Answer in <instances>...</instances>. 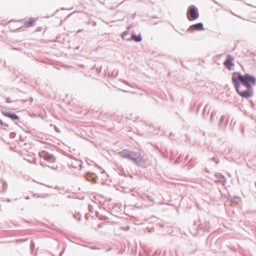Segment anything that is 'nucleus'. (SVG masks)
<instances>
[{
  "label": "nucleus",
  "mask_w": 256,
  "mask_h": 256,
  "mask_svg": "<svg viewBox=\"0 0 256 256\" xmlns=\"http://www.w3.org/2000/svg\"><path fill=\"white\" fill-rule=\"evenodd\" d=\"M232 80L234 86L238 88L243 86L253 87L256 85V77L248 73L242 74L240 72H234L232 74Z\"/></svg>",
  "instance_id": "f257e3e1"
},
{
  "label": "nucleus",
  "mask_w": 256,
  "mask_h": 256,
  "mask_svg": "<svg viewBox=\"0 0 256 256\" xmlns=\"http://www.w3.org/2000/svg\"><path fill=\"white\" fill-rule=\"evenodd\" d=\"M118 154L122 158L132 162L136 166L146 168V161L140 152L128 149H124L119 152Z\"/></svg>",
  "instance_id": "f03ea898"
},
{
  "label": "nucleus",
  "mask_w": 256,
  "mask_h": 256,
  "mask_svg": "<svg viewBox=\"0 0 256 256\" xmlns=\"http://www.w3.org/2000/svg\"><path fill=\"white\" fill-rule=\"evenodd\" d=\"M198 222L200 223L196 228L197 232L196 234L198 233L210 232L211 226L209 220L200 218Z\"/></svg>",
  "instance_id": "7ed1b4c3"
},
{
  "label": "nucleus",
  "mask_w": 256,
  "mask_h": 256,
  "mask_svg": "<svg viewBox=\"0 0 256 256\" xmlns=\"http://www.w3.org/2000/svg\"><path fill=\"white\" fill-rule=\"evenodd\" d=\"M246 89L242 90L240 87L238 88L236 86H234L238 94L243 98H251L254 95V88L252 87L244 86Z\"/></svg>",
  "instance_id": "20e7f679"
},
{
  "label": "nucleus",
  "mask_w": 256,
  "mask_h": 256,
  "mask_svg": "<svg viewBox=\"0 0 256 256\" xmlns=\"http://www.w3.org/2000/svg\"><path fill=\"white\" fill-rule=\"evenodd\" d=\"M186 16L189 21L194 20L199 17L198 8L194 5H190L188 9Z\"/></svg>",
  "instance_id": "39448f33"
},
{
  "label": "nucleus",
  "mask_w": 256,
  "mask_h": 256,
  "mask_svg": "<svg viewBox=\"0 0 256 256\" xmlns=\"http://www.w3.org/2000/svg\"><path fill=\"white\" fill-rule=\"evenodd\" d=\"M39 156L41 158L48 162H54L56 160V157L52 154H50L45 150L39 152Z\"/></svg>",
  "instance_id": "423d86ee"
},
{
  "label": "nucleus",
  "mask_w": 256,
  "mask_h": 256,
  "mask_svg": "<svg viewBox=\"0 0 256 256\" xmlns=\"http://www.w3.org/2000/svg\"><path fill=\"white\" fill-rule=\"evenodd\" d=\"M1 112L3 116L10 118L12 121L18 120V122H20V118L16 113L6 110H1Z\"/></svg>",
  "instance_id": "0eeeda50"
},
{
  "label": "nucleus",
  "mask_w": 256,
  "mask_h": 256,
  "mask_svg": "<svg viewBox=\"0 0 256 256\" xmlns=\"http://www.w3.org/2000/svg\"><path fill=\"white\" fill-rule=\"evenodd\" d=\"M204 30L202 22H198L190 25L187 29V32H194L195 30L202 31Z\"/></svg>",
  "instance_id": "6e6552de"
},
{
  "label": "nucleus",
  "mask_w": 256,
  "mask_h": 256,
  "mask_svg": "<svg viewBox=\"0 0 256 256\" xmlns=\"http://www.w3.org/2000/svg\"><path fill=\"white\" fill-rule=\"evenodd\" d=\"M84 176L86 180L94 184L96 183L98 179L97 175L95 173L91 172H86Z\"/></svg>",
  "instance_id": "1a4fd4ad"
},
{
  "label": "nucleus",
  "mask_w": 256,
  "mask_h": 256,
  "mask_svg": "<svg viewBox=\"0 0 256 256\" xmlns=\"http://www.w3.org/2000/svg\"><path fill=\"white\" fill-rule=\"evenodd\" d=\"M234 58L230 54H228L226 58L224 61V66L229 70H231L232 67L234 65Z\"/></svg>",
  "instance_id": "9d476101"
},
{
  "label": "nucleus",
  "mask_w": 256,
  "mask_h": 256,
  "mask_svg": "<svg viewBox=\"0 0 256 256\" xmlns=\"http://www.w3.org/2000/svg\"><path fill=\"white\" fill-rule=\"evenodd\" d=\"M214 176L218 180H216V184L221 183L222 185H224L226 182V177L220 172H216Z\"/></svg>",
  "instance_id": "9b49d317"
},
{
  "label": "nucleus",
  "mask_w": 256,
  "mask_h": 256,
  "mask_svg": "<svg viewBox=\"0 0 256 256\" xmlns=\"http://www.w3.org/2000/svg\"><path fill=\"white\" fill-rule=\"evenodd\" d=\"M133 40L134 42H140L142 41V37L140 33L138 35L136 34L134 32L132 33V37L130 39H128V40Z\"/></svg>",
  "instance_id": "f8f14e48"
},
{
  "label": "nucleus",
  "mask_w": 256,
  "mask_h": 256,
  "mask_svg": "<svg viewBox=\"0 0 256 256\" xmlns=\"http://www.w3.org/2000/svg\"><path fill=\"white\" fill-rule=\"evenodd\" d=\"M36 19L33 18H30L28 20L24 22V26L26 28H30L34 26L35 24Z\"/></svg>",
  "instance_id": "ddd939ff"
},
{
  "label": "nucleus",
  "mask_w": 256,
  "mask_h": 256,
  "mask_svg": "<svg viewBox=\"0 0 256 256\" xmlns=\"http://www.w3.org/2000/svg\"><path fill=\"white\" fill-rule=\"evenodd\" d=\"M80 163V160L78 159L74 160V161H71L68 162V166L70 167H72L74 168H77L78 167V164Z\"/></svg>",
  "instance_id": "4468645a"
},
{
  "label": "nucleus",
  "mask_w": 256,
  "mask_h": 256,
  "mask_svg": "<svg viewBox=\"0 0 256 256\" xmlns=\"http://www.w3.org/2000/svg\"><path fill=\"white\" fill-rule=\"evenodd\" d=\"M225 120V116L222 115L220 116L218 122V126L220 128H224V122Z\"/></svg>",
  "instance_id": "2eb2a0df"
},
{
  "label": "nucleus",
  "mask_w": 256,
  "mask_h": 256,
  "mask_svg": "<svg viewBox=\"0 0 256 256\" xmlns=\"http://www.w3.org/2000/svg\"><path fill=\"white\" fill-rule=\"evenodd\" d=\"M128 120H133L134 122H137L138 120H140V117L139 116H134L132 114H131L129 115L128 117L127 118Z\"/></svg>",
  "instance_id": "dca6fc26"
},
{
  "label": "nucleus",
  "mask_w": 256,
  "mask_h": 256,
  "mask_svg": "<svg viewBox=\"0 0 256 256\" xmlns=\"http://www.w3.org/2000/svg\"><path fill=\"white\" fill-rule=\"evenodd\" d=\"M228 199L231 200L232 202H234L237 200H238L240 199V196H229Z\"/></svg>",
  "instance_id": "f3484780"
},
{
  "label": "nucleus",
  "mask_w": 256,
  "mask_h": 256,
  "mask_svg": "<svg viewBox=\"0 0 256 256\" xmlns=\"http://www.w3.org/2000/svg\"><path fill=\"white\" fill-rule=\"evenodd\" d=\"M40 164L42 166V167H45V166H48L50 168H51L52 169V170H56L57 168V167L56 168H54V166H48L44 162L42 161V160H40Z\"/></svg>",
  "instance_id": "a211bd4d"
},
{
  "label": "nucleus",
  "mask_w": 256,
  "mask_h": 256,
  "mask_svg": "<svg viewBox=\"0 0 256 256\" xmlns=\"http://www.w3.org/2000/svg\"><path fill=\"white\" fill-rule=\"evenodd\" d=\"M118 209L119 211L122 210L121 206L119 204H115L113 206L112 209Z\"/></svg>",
  "instance_id": "6ab92c4d"
},
{
  "label": "nucleus",
  "mask_w": 256,
  "mask_h": 256,
  "mask_svg": "<svg viewBox=\"0 0 256 256\" xmlns=\"http://www.w3.org/2000/svg\"><path fill=\"white\" fill-rule=\"evenodd\" d=\"M210 160H212L213 162H214L216 164H219L220 162V160L219 158H218V157H216V156H214L213 158H210Z\"/></svg>",
  "instance_id": "aec40b11"
},
{
  "label": "nucleus",
  "mask_w": 256,
  "mask_h": 256,
  "mask_svg": "<svg viewBox=\"0 0 256 256\" xmlns=\"http://www.w3.org/2000/svg\"><path fill=\"white\" fill-rule=\"evenodd\" d=\"M8 187V184L6 181H4L2 182V191L4 192Z\"/></svg>",
  "instance_id": "412c9836"
},
{
  "label": "nucleus",
  "mask_w": 256,
  "mask_h": 256,
  "mask_svg": "<svg viewBox=\"0 0 256 256\" xmlns=\"http://www.w3.org/2000/svg\"><path fill=\"white\" fill-rule=\"evenodd\" d=\"M157 18L156 16H154V17H153L152 18H150V23H151V24H157L158 22H155V21L154 20L155 18Z\"/></svg>",
  "instance_id": "4be33fe9"
},
{
  "label": "nucleus",
  "mask_w": 256,
  "mask_h": 256,
  "mask_svg": "<svg viewBox=\"0 0 256 256\" xmlns=\"http://www.w3.org/2000/svg\"><path fill=\"white\" fill-rule=\"evenodd\" d=\"M74 217L75 219H76L78 221L80 222V218L81 216L79 214H74Z\"/></svg>",
  "instance_id": "5701e85b"
},
{
  "label": "nucleus",
  "mask_w": 256,
  "mask_h": 256,
  "mask_svg": "<svg viewBox=\"0 0 256 256\" xmlns=\"http://www.w3.org/2000/svg\"><path fill=\"white\" fill-rule=\"evenodd\" d=\"M99 219L100 220H102L106 221V220H108V218L106 216H103V215L102 214V215L100 216L99 218Z\"/></svg>",
  "instance_id": "b1692460"
},
{
  "label": "nucleus",
  "mask_w": 256,
  "mask_h": 256,
  "mask_svg": "<svg viewBox=\"0 0 256 256\" xmlns=\"http://www.w3.org/2000/svg\"><path fill=\"white\" fill-rule=\"evenodd\" d=\"M128 34V30H125L121 34L122 38V39H124L125 36H126Z\"/></svg>",
  "instance_id": "393cba45"
},
{
  "label": "nucleus",
  "mask_w": 256,
  "mask_h": 256,
  "mask_svg": "<svg viewBox=\"0 0 256 256\" xmlns=\"http://www.w3.org/2000/svg\"><path fill=\"white\" fill-rule=\"evenodd\" d=\"M0 126H2L4 127V129L6 130V128L9 126L8 124L2 121V124H0Z\"/></svg>",
  "instance_id": "a878e982"
},
{
  "label": "nucleus",
  "mask_w": 256,
  "mask_h": 256,
  "mask_svg": "<svg viewBox=\"0 0 256 256\" xmlns=\"http://www.w3.org/2000/svg\"><path fill=\"white\" fill-rule=\"evenodd\" d=\"M216 112H212L210 115V122H212L214 120V116L216 115Z\"/></svg>",
  "instance_id": "bb28decb"
},
{
  "label": "nucleus",
  "mask_w": 256,
  "mask_h": 256,
  "mask_svg": "<svg viewBox=\"0 0 256 256\" xmlns=\"http://www.w3.org/2000/svg\"><path fill=\"white\" fill-rule=\"evenodd\" d=\"M208 106V105L206 104L204 108V109L202 110V116H203V117L204 118H206L204 116V114H205L206 109Z\"/></svg>",
  "instance_id": "cd10ccee"
},
{
  "label": "nucleus",
  "mask_w": 256,
  "mask_h": 256,
  "mask_svg": "<svg viewBox=\"0 0 256 256\" xmlns=\"http://www.w3.org/2000/svg\"><path fill=\"white\" fill-rule=\"evenodd\" d=\"M16 134L14 132H12L10 134V137L11 138H14L16 137Z\"/></svg>",
  "instance_id": "c85d7f7f"
},
{
  "label": "nucleus",
  "mask_w": 256,
  "mask_h": 256,
  "mask_svg": "<svg viewBox=\"0 0 256 256\" xmlns=\"http://www.w3.org/2000/svg\"><path fill=\"white\" fill-rule=\"evenodd\" d=\"M250 107L252 108L253 109H255V107H256V105L254 103V102L253 101H250Z\"/></svg>",
  "instance_id": "c756f323"
},
{
  "label": "nucleus",
  "mask_w": 256,
  "mask_h": 256,
  "mask_svg": "<svg viewBox=\"0 0 256 256\" xmlns=\"http://www.w3.org/2000/svg\"><path fill=\"white\" fill-rule=\"evenodd\" d=\"M94 208L90 204L88 205V210L90 212H93Z\"/></svg>",
  "instance_id": "7c9ffc66"
},
{
  "label": "nucleus",
  "mask_w": 256,
  "mask_h": 256,
  "mask_svg": "<svg viewBox=\"0 0 256 256\" xmlns=\"http://www.w3.org/2000/svg\"><path fill=\"white\" fill-rule=\"evenodd\" d=\"M228 118H226V120H224V128H226V126L228 125Z\"/></svg>",
  "instance_id": "2f4dec72"
},
{
  "label": "nucleus",
  "mask_w": 256,
  "mask_h": 256,
  "mask_svg": "<svg viewBox=\"0 0 256 256\" xmlns=\"http://www.w3.org/2000/svg\"><path fill=\"white\" fill-rule=\"evenodd\" d=\"M6 102L8 103H10V102H12L13 101L12 100H11L10 98L8 97V98H6Z\"/></svg>",
  "instance_id": "473e14b6"
},
{
  "label": "nucleus",
  "mask_w": 256,
  "mask_h": 256,
  "mask_svg": "<svg viewBox=\"0 0 256 256\" xmlns=\"http://www.w3.org/2000/svg\"><path fill=\"white\" fill-rule=\"evenodd\" d=\"M82 160H80V163L78 164V166L80 167V170H81L82 169Z\"/></svg>",
  "instance_id": "72a5a7b5"
},
{
  "label": "nucleus",
  "mask_w": 256,
  "mask_h": 256,
  "mask_svg": "<svg viewBox=\"0 0 256 256\" xmlns=\"http://www.w3.org/2000/svg\"><path fill=\"white\" fill-rule=\"evenodd\" d=\"M90 248L92 250H100V248L96 246H90Z\"/></svg>",
  "instance_id": "f704fd0d"
},
{
  "label": "nucleus",
  "mask_w": 256,
  "mask_h": 256,
  "mask_svg": "<svg viewBox=\"0 0 256 256\" xmlns=\"http://www.w3.org/2000/svg\"><path fill=\"white\" fill-rule=\"evenodd\" d=\"M15 124L18 125V126L22 128V126L20 125V124H21V121L20 120V122H18V120L14 121Z\"/></svg>",
  "instance_id": "c9c22d12"
},
{
  "label": "nucleus",
  "mask_w": 256,
  "mask_h": 256,
  "mask_svg": "<svg viewBox=\"0 0 256 256\" xmlns=\"http://www.w3.org/2000/svg\"><path fill=\"white\" fill-rule=\"evenodd\" d=\"M90 214H86V215H85V218H86V220H88V218H89V216H90Z\"/></svg>",
  "instance_id": "e433bc0d"
},
{
  "label": "nucleus",
  "mask_w": 256,
  "mask_h": 256,
  "mask_svg": "<svg viewBox=\"0 0 256 256\" xmlns=\"http://www.w3.org/2000/svg\"><path fill=\"white\" fill-rule=\"evenodd\" d=\"M244 114L246 116H252V114H250L249 112H247V111H246L244 112Z\"/></svg>",
  "instance_id": "4c0bfd02"
},
{
  "label": "nucleus",
  "mask_w": 256,
  "mask_h": 256,
  "mask_svg": "<svg viewBox=\"0 0 256 256\" xmlns=\"http://www.w3.org/2000/svg\"><path fill=\"white\" fill-rule=\"evenodd\" d=\"M132 27H133L132 25V24H130V25L126 27V29H127L126 30H128H128H129L130 28H132Z\"/></svg>",
  "instance_id": "58836bf2"
},
{
  "label": "nucleus",
  "mask_w": 256,
  "mask_h": 256,
  "mask_svg": "<svg viewBox=\"0 0 256 256\" xmlns=\"http://www.w3.org/2000/svg\"><path fill=\"white\" fill-rule=\"evenodd\" d=\"M20 140L22 142H23L24 140V138L22 136H20Z\"/></svg>",
  "instance_id": "ea45409f"
},
{
  "label": "nucleus",
  "mask_w": 256,
  "mask_h": 256,
  "mask_svg": "<svg viewBox=\"0 0 256 256\" xmlns=\"http://www.w3.org/2000/svg\"><path fill=\"white\" fill-rule=\"evenodd\" d=\"M240 130H241V132L242 134H244V128L243 127H242L240 128Z\"/></svg>",
  "instance_id": "a19ab883"
},
{
  "label": "nucleus",
  "mask_w": 256,
  "mask_h": 256,
  "mask_svg": "<svg viewBox=\"0 0 256 256\" xmlns=\"http://www.w3.org/2000/svg\"><path fill=\"white\" fill-rule=\"evenodd\" d=\"M96 217L99 218L101 214H100L98 212H96Z\"/></svg>",
  "instance_id": "79ce46f5"
},
{
  "label": "nucleus",
  "mask_w": 256,
  "mask_h": 256,
  "mask_svg": "<svg viewBox=\"0 0 256 256\" xmlns=\"http://www.w3.org/2000/svg\"><path fill=\"white\" fill-rule=\"evenodd\" d=\"M166 252L164 251L163 254H162V256H166Z\"/></svg>",
  "instance_id": "37998d69"
},
{
  "label": "nucleus",
  "mask_w": 256,
  "mask_h": 256,
  "mask_svg": "<svg viewBox=\"0 0 256 256\" xmlns=\"http://www.w3.org/2000/svg\"><path fill=\"white\" fill-rule=\"evenodd\" d=\"M98 228H102V224H98Z\"/></svg>",
  "instance_id": "c03bdc74"
},
{
  "label": "nucleus",
  "mask_w": 256,
  "mask_h": 256,
  "mask_svg": "<svg viewBox=\"0 0 256 256\" xmlns=\"http://www.w3.org/2000/svg\"><path fill=\"white\" fill-rule=\"evenodd\" d=\"M130 229L129 226H126V228H124V230H128Z\"/></svg>",
  "instance_id": "a18cd8bd"
},
{
  "label": "nucleus",
  "mask_w": 256,
  "mask_h": 256,
  "mask_svg": "<svg viewBox=\"0 0 256 256\" xmlns=\"http://www.w3.org/2000/svg\"><path fill=\"white\" fill-rule=\"evenodd\" d=\"M64 253V250H63L60 254L59 256H62Z\"/></svg>",
  "instance_id": "49530a36"
},
{
  "label": "nucleus",
  "mask_w": 256,
  "mask_h": 256,
  "mask_svg": "<svg viewBox=\"0 0 256 256\" xmlns=\"http://www.w3.org/2000/svg\"><path fill=\"white\" fill-rule=\"evenodd\" d=\"M101 68H100L99 69L98 68H97L96 70H98V72L99 73L101 72Z\"/></svg>",
  "instance_id": "de8ad7c7"
},
{
  "label": "nucleus",
  "mask_w": 256,
  "mask_h": 256,
  "mask_svg": "<svg viewBox=\"0 0 256 256\" xmlns=\"http://www.w3.org/2000/svg\"><path fill=\"white\" fill-rule=\"evenodd\" d=\"M92 23H93V24H94V26H96V22H95L94 20H93V21H92Z\"/></svg>",
  "instance_id": "09e8293b"
},
{
  "label": "nucleus",
  "mask_w": 256,
  "mask_h": 256,
  "mask_svg": "<svg viewBox=\"0 0 256 256\" xmlns=\"http://www.w3.org/2000/svg\"><path fill=\"white\" fill-rule=\"evenodd\" d=\"M188 155H186V156L185 158V160H187L188 159Z\"/></svg>",
  "instance_id": "8fccbe9b"
},
{
  "label": "nucleus",
  "mask_w": 256,
  "mask_h": 256,
  "mask_svg": "<svg viewBox=\"0 0 256 256\" xmlns=\"http://www.w3.org/2000/svg\"><path fill=\"white\" fill-rule=\"evenodd\" d=\"M26 133H28V134H30L31 132H32V130H27L26 132Z\"/></svg>",
  "instance_id": "3c124183"
},
{
  "label": "nucleus",
  "mask_w": 256,
  "mask_h": 256,
  "mask_svg": "<svg viewBox=\"0 0 256 256\" xmlns=\"http://www.w3.org/2000/svg\"><path fill=\"white\" fill-rule=\"evenodd\" d=\"M42 30L41 28L38 27L37 28V31H40V30Z\"/></svg>",
  "instance_id": "603ef678"
},
{
  "label": "nucleus",
  "mask_w": 256,
  "mask_h": 256,
  "mask_svg": "<svg viewBox=\"0 0 256 256\" xmlns=\"http://www.w3.org/2000/svg\"><path fill=\"white\" fill-rule=\"evenodd\" d=\"M136 15V14H133L132 15V18H135Z\"/></svg>",
  "instance_id": "864d4df0"
},
{
  "label": "nucleus",
  "mask_w": 256,
  "mask_h": 256,
  "mask_svg": "<svg viewBox=\"0 0 256 256\" xmlns=\"http://www.w3.org/2000/svg\"><path fill=\"white\" fill-rule=\"evenodd\" d=\"M178 32V33H179L180 34H181V35H183V36H184V34H183V33H182V32Z\"/></svg>",
  "instance_id": "5fc2aeb1"
},
{
  "label": "nucleus",
  "mask_w": 256,
  "mask_h": 256,
  "mask_svg": "<svg viewBox=\"0 0 256 256\" xmlns=\"http://www.w3.org/2000/svg\"><path fill=\"white\" fill-rule=\"evenodd\" d=\"M38 198H44L45 196H38Z\"/></svg>",
  "instance_id": "6e6d98bb"
},
{
  "label": "nucleus",
  "mask_w": 256,
  "mask_h": 256,
  "mask_svg": "<svg viewBox=\"0 0 256 256\" xmlns=\"http://www.w3.org/2000/svg\"><path fill=\"white\" fill-rule=\"evenodd\" d=\"M25 198L26 200H29L30 199V197H29V196H26Z\"/></svg>",
  "instance_id": "4d7b16f0"
},
{
  "label": "nucleus",
  "mask_w": 256,
  "mask_h": 256,
  "mask_svg": "<svg viewBox=\"0 0 256 256\" xmlns=\"http://www.w3.org/2000/svg\"><path fill=\"white\" fill-rule=\"evenodd\" d=\"M58 10H57L52 15V16H54L56 14V13H57L58 12Z\"/></svg>",
  "instance_id": "13d9d810"
},
{
  "label": "nucleus",
  "mask_w": 256,
  "mask_h": 256,
  "mask_svg": "<svg viewBox=\"0 0 256 256\" xmlns=\"http://www.w3.org/2000/svg\"><path fill=\"white\" fill-rule=\"evenodd\" d=\"M78 49H79V46H77V47H76V48H74V50H78Z\"/></svg>",
  "instance_id": "bf43d9fd"
},
{
  "label": "nucleus",
  "mask_w": 256,
  "mask_h": 256,
  "mask_svg": "<svg viewBox=\"0 0 256 256\" xmlns=\"http://www.w3.org/2000/svg\"><path fill=\"white\" fill-rule=\"evenodd\" d=\"M80 66L82 67V68H84V66L83 64H80Z\"/></svg>",
  "instance_id": "052dcab7"
},
{
  "label": "nucleus",
  "mask_w": 256,
  "mask_h": 256,
  "mask_svg": "<svg viewBox=\"0 0 256 256\" xmlns=\"http://www.w3.org/2000/svg\"><path fill=\"white\" fill-rule=\"evenodd\" d=\"M178 160L177 159L176 162H175V163H178Z\"/></svg>",
  "instance_id": "680f3d73"
},
{
  "label": "nucleus",
  "mask_w": 256,
  "mask_h": 256,
  "mask_svg": "<svg viewBox=\"0 0 256 256\" xmlns=\"http://www.w3.org/2000/svg\"><path fill=\"white\" fill-rule=\"evenodd\" d=\"M198 222H196V221H195V222H194V225H195V226H196V224H197Z\"/></svg>",
  "instance_id": "e2e57ef3"
},
{
  "label": "nucleus",
  "mask_w": 256,
  "mask_h": 256,
  "mask_svg": "<svg viewBox=\"0 0 256 256\" xmlns=\"http://www.w3.org/2000/svg\"><path fill=\"white\" fill-rule=\"evenodd\" d=\"M22 20H18V22H22Z\"/></svg>",
  "instance_id": "0e129e2a"
},
{
  "label": "nucleus",
  "mask_w": 256,
  "mask_h": 256,
  "mask_svg": "<svg viewBox=\"0 0 256 256\" xmlns=\"http://www.w3.org/2000/svg\"><path fill=\"white\" fill-rule=\"evenodd\" d=\"M158 254L156 252H155L154 254L153 255V256H156Z\"/></svg>",
  "instance_id": "69168bd1"
},
{
  "label": "nucleus",
  "mask_w": 256,
  "mask_h": 256,
  "mask_svg": "<svg viewBox=\"0 0 256 256\" xmlns=\"http://www.w3.org/2000/svg\"><path fill=\"white\" fill-rule=\"evenodd\" d=\"M2 124V120L0 119V124Z\"/></svg>",
  "instance_id": "338daca9"
},
{
  "label": "nucleus",
  "mask_w": 256,
  "mask_h": 256,
  "mask_svg": "<svg viewBox=\"0 0 256 256\" xmlns=\"http://www.w3.org/2000/svg\"><path fill=\"white\" fill-rule=\"evenodd\" d=\"M12 22H13V20H10L9 23H10Z\"/></svg>",
  "instance_id": "774afa93"
}]
</instances>
